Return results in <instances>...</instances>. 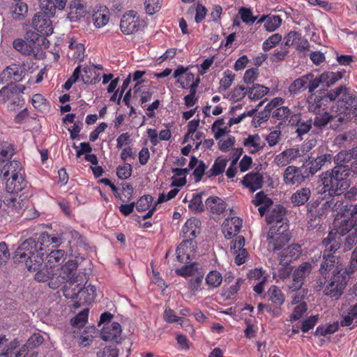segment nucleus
Returning <instances> with one entry per match:
<instances>
[{
    "label": "nucleus",
    "instance_id": "nucleus-1",
    "mask_svg": "<svg viewBox=\"0 0 357 357\" xmlns=\"http://www.w3.org/2000/svg\"><path fill=\"white\" fill-rule=\"evenodd\" d=\"M61 237L51 236L47 232H43L38 241L33 238H29L17 248L13 260L15 263H25L29 271H35L44 261L45 252L43 245L45 243L61 244Z\"/></svg>",
    "mask_w": 357,
    "mask_h": 357
},
{
    "label": "nucleus",
    "instance_id": "nucleus-2",
    "mask_svg": "<svg viewBox=\"0 0 357 357\" xmlns=\"http://www.w3.org/2000/svg\"><path fill=\"white\" fill-rule=\"evenodd\" d=\"M348 171L342 166H335L331 172L326 171L320 176V193L324 198L342 195L350 185Z\"/></svg>",
    "mask_w": 357,
    "mask_h": 357
},
{
    "label": "nucleus",
    "instance_id": "nucleus-3",
    "mask_svg": "<svg viewBox=\"0 0 357 357\" xmlns=\"http://www.w3.org/2000/svg\"><path fill=\"white\" fill-rule=\"evenodd\" d=\"M333 213H335L333 226L335 235L343 236L348 234L356 224V219L354 218L357 213V204H348L343 202H335L332 208Z\"/></svg>",
    "mask_w": 357,
    "mask_h": 357
},
{
    "label": "nucleus",
    "instance_id": "nucleus-4",
    "mask_svg": "<svg viewBox=\"0 0 357 357\" xmlns=\"http://www.w3.org/2000/svg\"><path fill=\"white\" fill-rule=\"evenodd\" d=\"M40 11L36 13L31 26L39 36H47L53 33L52 22L50 20L56 13L54 1H41Z\"/></svg>",
    "mask_w": 357,
    "mask_h": 357
},
{
    "label": "nucleus",
    "instance_id": "nucleus-5",
    "mask_svg": "<svg viewBox=\"0 0 357 357\" xmlns=\"http://www.w3.org/2000/svg\"><path fill=\"white\" fill-rule=\"evenodd\" d=\"M290 240L289 225H271L267 234L268 245L273 252L282 249Z\"/></svg>",
    "mask_w": 357,
    "mask_h": 357
},
{
    "label": "nucleus",
    "instance_id": "nucleus-6",
    "mask_svg": "<svg viewBox=\"0 0 357 357\" xmlns=\"http://www.w3.org/2000/svg\"><path fill=\"white\" fill-rule=\"evenodd\" d=\"M146 24L145 18L142 17L137 11L130 10L122 15L120 29L124 34L130 35L142 30Z\"/></svg>",
    "mask_w": 357,
    "mask_h": 357
},
{
    "label": "nucleus",
    "instance_id": "nucleus-7",
    "mask_svg": "<svg viewBox=\"0 0 357 357\" xmlns=\"http://www.w3.org/2000/svg\"><path fill=\"white\" fill-rule=\"evenodd\" d=\"M347 275L343 270H338L333 276L325 281L324 293L325 295L337 299L342 294L347 284Z\"/></svg>",
    "mask_w": 357,
    "mask_h": 357
},
{
    "label": "nucleus",
    "instance_id": "nucleus-8",
    "mask_svg": "<svg viewBox=\"0 0 357 357\" xmlns=\"http://www.w3.org/2000/svg\"><path fill=\"white\" fill-rule=\"evenodd\" d=\"M308 92L310 94H314V91L320 86L324 85L326 87H331L342 77L341 72L327 71L315 76L313 73H308Z\"/></svg>",
    "mask_w": 357,
    "mask_h": 357
},
{
    "label": "nucleus",
    "instance_id": "nucleus-9",
    "mask_svg": "<svg viewBox=\"0 0 357 357\" xmlns=\"http://www.w3.org/2000/svg\"><path fill=\"white\" fill-rule=\"evenodd\" d=\"M77 267L78 264L76 260H69L61 267L59 274L56 275L59 286L66 282L73 284L82 282L83 275L77 273Z\"/></svg>",
    "mask_w": 357,
    "mask_h": 357
},
{
    "label": "nucleus",
    "instance_id": "nucleus-10",
    "mask_svg": "<svg viewBox=\"0 0 357 357\" xmlns=\"http://www.w3.org/2000/svg\"><path fill=\"white\" fill-rule=\"evenodd\" d=\"M309 177L307 169L304 166L296 167L295 166H288L283 174L284 182L287 185H298L303 183L306 178Z\"/></svg>",
    "mask_w": 357,
    "mask_h": 357
},
{
    "label": "nucleus",
    "instance_id": "nucleus-11",
    "mask_svg": "<svg viewBox=\"0 0 357 357\" xmlns=\"http://www.w3.org/2000/svg\"><path fill=\"white\" fill-rule=\"evenodd\" d=\"M357 107L356 97L346 87V89L342 94V97L337 102L332 106V112H347V114H351L353 109H356Z\"/></svg>",
    "mask_w": 357,
    "mask_h": 357
},
{
    "label": "nucleus",
    "instance_id": "nucleus-12",
    "mask_svg": "<svg viewBox=\"0 0 357 357\" xmlns=\"http://www.w3.org/2000/svg\"><path fill=\"white\" fill-rule=\"evenodd\" d=\"M26 74V69L24 66L13 63L6 68L0 75V79L2 82L14 84L23 79Z\"/></svg>",
    "mask_w": 357,
    "mask_h": 357
},
{
    "label": "nucleus",
    "instance_id": "nucleus-13",
    "mask_svg": "<svg viewBox=\"0 0 357 357\" xmlns=\"http://www.w3.org/2000/svg\"><path fill=\"white\" fill-rule=\"evenodd\" d=\"M312 270V266L310 262H303L293 273V280L291 284L289 286L291 291H299L305 278L310 275Z\"/></svg>",
    "mask_w": 357,
    "mask_h": 357
},
{
    "label": "nucleus",
    "instance_id": "nucleus-14",
    "mask_svg": "<svg viewBox=\"0 0 357 357\" xmlns=\"http://www.w3.org/2000/svg\"><path fill=\"white\" fill-rule=\"evenodd\" d=\"M196 248V241L183 240L176 250L177 260L181 263L187 262L194 255Z\"/></svg>",
    "mask_w": 357,
    "mask_h": 357
},
{
    "label": "nucleus",
    "instance_id": "nucleus-15",
    "mask_svg": "<svg viewBox=\"0 0 357 357\" xmlns=\"http://www.w3.org/2000/svg\"><path fill=\"white\" fill-rule=\"evenodd\" d=\"M41 264H43V263ZM41 266L42 265L36 269L38 271L35 275V280L40 282L48 281L50 288H58L59 287V281L57 280L56 273H54L53 268H50V266L48 268L47 265H46L45 268L40 269ZM31 271H33L31 270ZM34 271H36V270Z\"/></svg>",
    "mask_w": 357,
    "mask_h": 357
},
{
    "label": "nucleus",
    "instance_id": "nucleus-16",
    "mask_svg": "<svg viewBox=\"0 0 357 357\" xmlns=\"http://www.w3.org/2000/svg\"><path fill=\"white\" fill-rule=\"evenodd\" d=\"M121 326L118 322L106 324L100 332L101 338L105 341L119 342L121 335Z\"/></svg>",
    "mask_w": 357,
    "mask_h": 357
},
{
    "label": "nucleus",
    "instance_id": "nucleus-17",
    "mask_svg": "<svg viewBox=\"0 0 357 357\" xmlns=\"http://www.w3.org/2000/svg\"><path fill=\"white\" fill-rule=\"evenodd\" d=\"M201 222L196 218L188 219L182 227L181 236L183 240L195 241L200 233Z\"/></svg>",
    "mask_w": 357,
    "mask_h": 357
},
{
    "label": "nucleus",
    "instance_id": "nucleus-18",
    "mask_svg": "<svg viewBox=\"0 0 357 357\" xmlns=\"http://www.w3.org/2000/svg\"><path fill=\"white\" fill-rule=\"evenodd\" d=\"M13 46L15 50L26 56L33 55L36 57L39 52L38 48L36 47V42L33 40H24L22 38H17L14 40Z\"/></svg>",
    "mask_w": 357,
    "mask_h": 357
},
{
    "label": "nucleus",
    "instance_id": "nucleus-19",
    "mask_svg": "<svg viewBox=\"0 0 357 357\" xmlns=\"http://www.w3.org/2000/svg\"><path fill=\"white\" fill-rule=\"evenodd\" d=\"M242 220L238 217L228 218L222 225V232L227 239H231L240 231L242 227Z\"/></svg>",
    "mask_w": 357,
    "mask_h": 357
},
{
    "label": "nucleus",
    "instance_id": "nucleus-20",
    "mask_svg": "<svg viewBox=\"0 0 357 357\" xmlns=\"http://www.w3.org/2000/svg\"><path fill=\"white\" fill-rule=\"evenodd\" d=\"M302 253L301 245L293 243L284 250L280 255V261L282 264H289L299 258Z\"/></svg>",
    "mask_w": 357,
    "mask_h": 357
},
{
    "label": "nucleus",
    "instance_id": "nucleus-21",
    "mask_svg": "<svg viewBox=\"0 0 357 357\" xmlns=\"http://www.w3.org/2000/svg\"><path fill=\"white\" fill-rule=\"evenodd\" d=\"M338 270H343L338 265V259L335 255H330L328 254H323V261L321 264L319 268L320 273L326 276L330 271H333L335 274Z\"/></svg>",
    "mask_w": 357,
    "mask_h": 357
},
{
    "label": "nucleus",
    "instance_id": "nucleus-22",
    "mask_svg": "<svg viewBox=\"0 0 357 357\" xmlns=\"http://www.w3.org/2000/svg\"><path fill=\"white\" fill-rule=\"evenodd\" d=\"M357 159V147L353 148L349 151H342L339 152L333 158L335 166H342L348 171L349 175V163H351V160Z\"/></svg>",
    "mask_w": 357,
    "mask_h": 357
},
{
    "label": "nucleus",
    "instance_id": "nucleus-23",
    "mask_svg": "<svg viewBox=\"0 0 357 357\" xmlns=\"http://www.w3.org/2000/svg\"><path fill=\"white\" fill-rule=\"evenodd\" d=\"M264 177L259 172H251L246 174L242 180V183L248 188L251 192L262 188Z\"/></svg>",
    "mask_w": 357,
    "mask_h": 357
},
{
    "label": "nucleus",
    "instance_id": "nucleus-24",
    "mask_svg": "<svg viewBox=\"0 0 357 357\" xmlns=\"http://www.w3.org/2000/svg\"><path fill=\"white\" fill-rule=\"evenodd\" d=\"M351 120V114H347V112L331 111V120L330 128L334 130H342L345 128L347 123Z\"/></svg>",
    "mask_w": 357,
    "mask_h": 357
},
{
    "label": "nucleus",
    "instance_id": "nucleus-25",
    "mask_svg": "<svg viewBox=\"0 0 357 357\" xmlns=\"http://www.w3.org/2000/svg\"><path fill=\"white\" fill-rule=\"evenodd\" d=\"M307 102L309 112L314 114L324 112V107L327 104L325 98L321 94H310L307 97Z\"/></svg>",
    "mask_w": 357,
    "mask_h": 357
},
{
    "label": "nucleus",
    "instance_id": "nucleus-26",
    "mask_svg": "<svg viewBox=\"0 0 357 357\" xmlns=\"http://www.w3.org/2000/svg\"><path fill=\"white\" fill-rule=\"evenodd\" d=\"M96 287L91 284H89L83 289H81L77 294V298L79 299V301L75 304V306L78 307L81 304L91 303L96 298Z\"/></svg>",
    "mask_w": 357,
    "mask_h": 357
},
{
    "label": "nucleus",
    "instance_id": "nucleus-27",
    "mask_svg": "<svg viewBox=\"0 0 357 357\" xmlns=\"http://www.w3.org/2000/svg\"><path fill=\"white\" fill-rule=\"evenodd\" d=\"M24 174L16 175L14 177H8L6 179V189L11 194L18 193L26 185Z\"/></svg>",
    "mask_w": 357,
    "mask_h": 357
},
{
    "label": "nucleus",
    "instance_id": "nucleus-28",
    "mask_svg": "<svg viewBox=\"0 0 357 357\" xmlns=\"http://www.w3.org/2000/svg\"><path fill=\"white\" fill-rule=\"evenodd\" d=\"M332 158L333 155L331 154L325 153L318 155L312 160L310 159L308 162H306L307 163V166L309 167V170H307L309 176L317 173L327 162H331Z\"/></svg>",
    "mask_w": 357,
    "mask_h": 357
},
{
    "label": "nucleus",
    "instance_id": "nucleus-29",
    "mask_svg": "<svg viewBox=\"0 0 357 357\" xmlns=\"http://www.w3.org/2000/svg\"><path fill=\"white\" fill-rule=\"evenodd\" d=\"M286 214L285 208L283 206H278L271 211L266 215V220L269 225H277L287 224L284 215Z\"/></svg>",
    "mask_w": 357,
    "mask_h": 357
},
{
    "label": "nucleus",
    "instance_id": "nucleus-30",
    "mask_svg": "<svg viewBox=\"0 0 357 357\" xmlns=\"http://www.w3.org/2000/svg\"><path fill=\"white\" fill-rule=\"evenodd\" d=\"M1 174L4 180L8 177H14L16 175L24 174V171L20 162L11 160L8 162L1 169Z\"/></svg>",
    "mask_w": 357,
    "mask_h": 357
},
{
    "label": "nucleus",
    "instance_id": "nucleus-31",
    "mask_svg": "<svg viewBox=\"0 0 357 357\" xmlns=\"http://www.w3.org/2000/svg\"><path fill=\"white\" fill-rule=\"evenodd\" d=\"M289 123L292 126L295 125L296 126V132L300 137L307 133L312 128V120H302L300 114L293 115L289 119Z\"/></svg>",
    "mask_w": 357,
    "mask_h": 357
},
{
    "label": "nucleus",
    "instance_id": "nucleus-32",
    "mask_svg": "<svg viewBox=\"0 0 357 357\" xmlns=\"http://www.w3.org/2000/svg\"><path fill=\"white\" fill-rule=\"evenodd\" d=\"M244 146L250 153L255 154L262 150L265 144L258 134L249 135L243 141Z\"/></svg>",
    "mask_w": 357,
    "mask_h": 357
},
{
    "label": "nucleus",
    "instance_id": "nucleus-33",
    "mask_svg": "<svg viewBox=\"0 0 357 357\" xmlns=\"http://www.w3.org/2000/svg\"><path fill=\"white\" fill-rule=\"evenodd\" d=\"M86 13V6L80 1H70L68 18L71 22H77L84 17Z\"/></svg>",
    "mask_w": 357,
    "mask_h": 357
},
{
    "label": "nucleus",
    "instance_id": "nucleus-34",
    "mask_svg": "<svg viewBox=\"0 0 357 357\" xmlns=\"http://www.w3.org/2000/svg\"><path fill=\"white\" fill-rule=\"evenodd\" d=\"M206 208L213 214L220 215L222 213L225 209L226 203L218 197H210L205 202Z\"/></svg>",
    "mask_w": 357,
    "mask_h": 357
},
{
    "label": "nucleus",
    "instance_id": "nucleus-35",
    "mask_svg": "<svg viewBox=\"0 0 357 357\" xmlns=\"http://www.w3.org/2000/svg\"><path fill=\"white\" fill-rule=\"evenodd\" d=\"M340 237L333 236V232H330L328 236L323 240V244L325 245V250L324 253L330 255H334L335 252L340 248Z\"/></svg>",
    "mask_w": 357,
    "mask_h": 357
},
{
    "label": "nucleus",
    "instance_id": "nucleus-36",
    "mask_svg": "<svg viewBox=\"0 0 357 357\" xmlns=\"http://www.w3.org/2000/svg\"><path fill=\"white\" fill-rule=\"evenodd\" d=\"M67 253L63 250L55 249L51 250L45 257L47 264L50 268H54L56 264H62L66 259Z\"/></svg>",
    "mask_w": 357,
    "mask_h": 357
},
{
    "label": "nucleus",
    "instance_id": "nucleus-37",
    "mask_svg": "<svg viewBox=\"0 0 357 357\" xmlns=\"http://www.w3.org/2000/svg\"><path fill=\"white\" fill-rule=\"evenodd\" d=\"M311 196V190L308 188H302L296 190L291 196V201L294 206L304 205Z\"/></svg>",
    "mask_w": 357,
    "mask_h": 357
},
{
    "label": "nucleus",
    "instance_id": "nucleus-38",
    "mask_svg": "<svg viewBox=\"0 0 357 357\" xmlns=\"http://www.w3.org/2000/svg\"><path fill=\"white\" fill-rule=\"evenodd\" d=\"M308 73L296 79L289 86V91L291 93L297 94L306 89L308 90Z\"/></svg>",
    "mask_w": 357,
    "mask_h": 357
},
{
    "label": "nucleus",
    "instance_id": "nucleus-39",
    "mask_svg": "<svg viewBox=\"0 0 357 357\" xmlns=\"http://www.w3.org/2000/svg\"><path fill=\"white\" fill-rule=\"evenodd\" d=\"M61 236L65 238H70L68 240L69 244L73 243L79 246L85 245V237L72 228L67 229Z\"/></svg>",
    "mask_w": 357,
    "mask_h": 357
},
{
    "label": "nucleus",
    "instance_id": "nucleus-40",
    "mask_svg": "<svg viewBox=\"0 0 357 357\" xmlns=\"http://www.w3.org/2000/svg\"><path fill=\"white\" fill-rule=\"evenodd\" d=\"M227 160L221 157L218 158L212 167L206 172L207 177L211 178L212 176H216L222 174L227 166Z\"/></svg>",
    "mask_w": 357,
    "mask_h": 357
},
{
    "label": "nucleus",
    "instance_id": "nucleus-41",
    "mask_svg": "<svg viewBox=\"0 0 357 357\" xmlns=\"http://www.w3.org/2000/svg\"><path fill=\"white\" fill-rule=\"evenodd\" d=\"M18 93V86L15 84H8L0 90V103H4Z\"/></svg>",
    "mask_w": 357,
    "mask_h": 357
},
{
    "label": "nucleus",
    "instance_id": "nucleus-42",
    "mask_svg": "<svg viewBox=\"0 0 357 357\" xmlns=\"http://www.w3.org/2000/svg\"><path fill=\"white\" fill-rule=\"evenodd\" d=\"M27 13L28 6L25 1H17L15 6L10 8L11 17L15 20H22Z\"/></svg>",
    "mask_w": 357,
    "mask_h": 357
},
{
    "label": "nucleus",
    "instance_id": "nucleus-43",
    "mask_svg": "<svg viewBox=\"0 0 357 357\" xmlns=\"http://www.w3.org/2000/svg\"><path fill=\"white\" fill-rule=\"evenodd\" d=\"M265 22L264 27L268 31H274L276 29L280 26L282 19L278 15H273L271 17H265L263 15L259 22Z\"/></svg>",
    "mask_w": 357,
    "mask_h": 357
},
{
    "label": "nucleus",
    "instance_id": "nucleus-44",
    "mask_svg": "<svg viewBox=\"0 0 357 357\" xmlns=\"http://www.w3.org/2000/svg\"><path fill=\"white\" fill-rule=\"evenodd\" d=\"M268 295L269 300L275 305L281 306L284 302V296L280 288L275 285H272L268 291Z\"/></svg>",
    "mask_w": 357,
    "mask_h": 357
},
{
    "label": "nucleus",
    "instance_id": "nucleus-45",
    "mask_svg": "<svg viewBox=\"0 0 357 357\" xmlns=\"http://www.w3.org/2000/svg\"><path fill=\"white\" fill-rule=\"evenodd\" d=\"M271 112L272 113V117L273 119L281 121L282 122L289 121V119L295 114L290 109L284 106L277 107Z\"/></svg>",
    "mask_w": 357,
    "mask_h": 357
},
{
    "label": "nucleus",
    "instance_id": "nucleus-46",
    "mask_svg": "<svg viewBox=\"0 0 357 357\" xmlns=\"http://www.w3.org/2000/svg\"><path fill=\"white\" fill-rule=\"evenodd\" d=\"M269 89L268 87L260 84H256L248 89V96L251 100H258L266 95Z\"/></svg>",
    "mask_w": 357,
    "mask_h": 357
},
{
    "label": "nucleus",
    "instance_id": "nucleus-47",
    "mask_svg": "<svg viewBox=\"0 0 357 357\" xmlns=\"http://www.w3.org/2000/svg\"><path fill=\"white\" fill-rule=\"evenodd\" d=\"M204 192L194 193L192 197L188 204V208L190 211L195 213L203 212L205 209V206L202 202V195Z\"/></svg>",
    "mask_w": 357,
    "mask_h": 357
},
{
    "label": "nucleus",
    "instance_id": "nucleus-48",
    "mask_svg": "<svg viewBox=\"0 0 357 357\" xmlns=\"http://www.w3.org/2000/svg\"><path fill=\"white\" fill-rule=\"evenodd\" d=\"M315 115L313 124L316 128L321 129L328 125V123H331V113L324 111L316 114Z\"/></svg>",
    "mask_w": 357,
    "mask_h": 357
},
{
    "label": "nucleus",
    "instance_id": "nucleus-49",
    "mask_svg": "<svg viewBox=\"0 0 357 357\" xmlns=\"http://www.w3.org/2000/svg\"><path fill=\"white\" fill-rule=\"evenodd\" d=\"M183 89H190L191 90L192 86L196 84V89L199 84V78L195 79V75L190 72L186 73L184 76L178 80Z\"/></svg>",
    "mask_w": 357,
    "mask_h": 357
},
{
    "label": "nucleus",
    "instance_id": "nucleus-50",
    "mask_svg": "<svg viewBox=\"0 0 357 357\" xmlns=\"http://www.w3.org/2000/svg\"><path fill=\"white\" fill-rule=\"evenodd\" d=\"M222 282V276L218 271H210L206 277V284L211 287L215 288L219 287Z\"/></svg>",
    "mask_w": 357,
    "mask_h": 357
},
{
    "label": "nucleus",
    "instance_id": "nucleus-51",
    "mask_svg": "<svg viewBox=\"0 0 357 357\" xmlns=\"http://www.w3.org/2000/svg\"><path fill=\"white\" fill-rule=\"evenodd\" d=\"M108 13L105 8L103 12L96 11L93 14V23L96 27H102L109 22Z\"/></svg>",
    "mask_w": 357,
    "mask_h": 357
},
{
    "label": "nucleus",
    "instance_id": "nucleus-52",
    "mask_svg": "<svg viewBox=\"0 0 357 357\" xmlns=\"http://www.w3.org/2000/svg\"><path fill=\"white\" fill-rule=\"evenodd\" d=\"M89 310L85 308L71 319V324L74 327L80 328L84 326L88 320Z\"/></svg>",
    "mask_w": 357,
    "mask_h": 357
},
{
    "label": "nucleus",
    "instance_id": "nucleus-53",
    "mask_svg": "<svg viewBox=\"0 0 357 357\" xmlns=\"http://www.w3.org/2000/svg\"><path fill=\"white\" fill-rule=\"evenodd\" d=\"M94 75H96L94 70L91 67L86 66L82 70L81 79L84 84H93L100 80V78L98 77H92Z\"/></svg>",
    "mask_w": 357,
    "mask_h": 357
},
{
    "label": "nucleus",
    "instance_id": "nucleus-54",
    "mask_svg": "<svg viewBox=\"0 0 357 357\" xmlns=\"http://www.w3.org/2000/svg\"><path fill=\"white\" fill-rule=\"evenodd\" d=\"M153 197L150 195H146L139 198V199L135 203V206L137 211L143 212L149 209L152 206Z\"/></svg>",
    "mask_w": 357,
    "mask_h": 357
},
{
    "label": "nucleus",
    "instance_id": "nucleus-55",
    "mask_svg": "<svg viewBox=\"0 0 357 357\" xmlns=\"http://www.w3.org/2000/svg\"><path fill=\"white\" fill-rule=\"evenodd\" d=\"M10 211L20 214L22 210L21 202L17 199L11 195L10 197L6 198L3 201Z\"/></svg>",
    "mask_w": 357,
    "mask_h": 357
},
{
    "label": "nucleus",
    "instance_id": "nucleus-56",
    "mask_svg": "<svg viewBox=\"0 0 357 357\" xmlns=\"http://www.w3.org/2000/svg\"><path fill=\"white\" fill-rule=\"evenodd\" d=\"M357 319V306L354 305L348 311V312L342 316L341 325L342 326H350L352 325L354 320Z\"/></svg>",
    "mask_w": 357,
    "mask_h": 357
},
{
    "label": "nucleus",
    "instance_id": "nucleus-57",
    "mask_svg": "<svg viewBox=\"0 0 357 357\" xmlns=\"http://www.w3.org/2000/svg\"><path fill=\"white\" fill-rule=\"evenodd\" d=\"M307 304L305 302H302L298 304L294 309L292 314L289 317V321H295L301 319L304 313L307 311Z\"/></svg>",
    "mask_w": 357,
    "mask_h": 357
},
{
    "label": "nucleus",
    "instance_id": "nucleus-58",
    "mask_svg": "<svg viewBox=\"0 0 357 357\" xmlns=\"http://www.w3.org/2000/svg\"><path fill=\"white\" fill-rule=\"evenodd\" d=\"M282 40V36L279 33H275L271 36L263 43V50L267 52L278 45Z\"/></svg>",
    "mask_w": 357,
    "mask_h": 357
},
{
    "label": "nucleus",
    "instance_id": "nucleus-59",
    "mask_svg": "<svg viewBox=\"0 0 357 357\" xmlns=\"http://www.w3.org/2000/svg\"><path fill=\"white\" fill-rule=\"evenodd\" d=\"M345 89L346 86H340L334 89L328 91L324 95H323V96L325 98L326 102H328V100L331 102L334 101L337 98L342 94Z\"/></svg>",
    "mask_w": 357,
    "mask_h": 357
},
{
    "label": "nucleus",
    "instance_id": "nucleus-60",
    "mask_svg": "<svg viewBox=\"0 0 357 357\" xmlns=\"http://www.w3.org/2000/svg\"><path fill=\"white\" fill-rule=\"evenodd\" d=\"M345 200H337L335 202H343L348 204H357V188H351L349 191L344 193Z\"/></svg>",
    "mask_w": 357,
    "mask_h": 357
},
{
    "label": "nucleus",
    "instance_id": "nucleus-61",
    "mask_svg": "<svg viewBox=\"0 0 357 357\" xmlns=\"http://www.w3.org/2000/svg\"><path fill=\"white\" fill-rule=\"evenodd\" d=\"M352 141V135L344 132L337 135L334 139V143L339 146H346Z\"/></svg>",
    "mask_w": 357,
    "mask_h": 357
},
{
    "label": "nucleus",
    "instance_id": "nucleus-62",
    "mask_svg": "<svg viewBox=\"0 0 357 357\" xmlns=\"http://www.w3.org/2000/svg\"><path fill=\"white\" fill-rule=\"evenodd\" d=\"M235 75L229 70L224 73L223 77L220 79V86L226 90L230 87L234 80Z\"/></svg>",
    "mask_w": 357,
    "mask_h": 357
},
{
    "label": "nucleus",
    "instance_id": "nucleus-63",
    "mask_svg": "<svg viewBox=\"0 0 357 357\" xmlns=\"http://www.w3.org/2000/svg\"><path fill=\"white\" fill-rule=\"evenodd\" d=\"M318 315H313L304 320L301 324V329L303 333H307L312 329L318 321Z\"/></svg>",
    "mask_w": 357,
    "mask_h": 357
},
{
    "label": "nucleus",
    "instance_id": "nucleus-64",
    "mask_svg": "<svg viewBox=\"0 0 357 357\" xmlns=\"http://www.w3.org/2000/svg\"><path fill=\"white\" fill-rule=\"evenodd\" d=\"M195 263H192L190 264H186L182 266L180 268H176L175 270V273L177 275L182 276L184 278H187L193 275L195 272L194 266Z\"/></svg>",
    "mask_w": 357,
    "mask_h": 357
}]
</instances>
